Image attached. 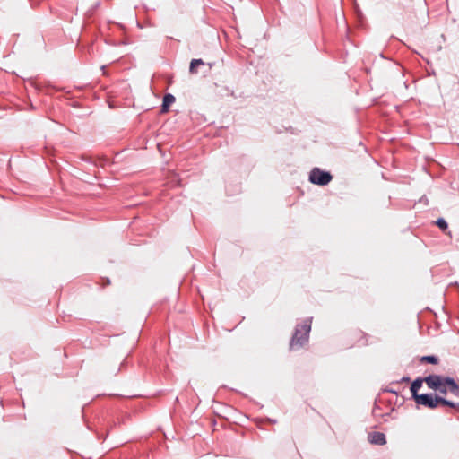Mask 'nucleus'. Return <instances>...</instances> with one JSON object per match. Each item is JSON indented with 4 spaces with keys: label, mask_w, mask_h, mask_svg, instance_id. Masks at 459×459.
Listing matches in <instances>:
<instances>
[{
    "label": "nucleus",
    "mask_w": 459,
    "mask_h": 459,
    "mask_svg": "<svg viewBox=\"0 0 459 459\" xmlns=\"http://www.w3.org/2000/svg\"><path fill=\"white\" fill-rule=\"evenodd\" d=\"M458 410H459V404H458Z\"/></svg>",
    "instance_id": "16"
},
{
    "label": "nucleus",
    "mask_w": 459,
    "mask_h": 459,
    "mask_svg": "<svg viewBox=\"0 0 459 459\" xmlns=\"http://www.w3.org/2000/svg\"><path fill=\"white\" fill-rule=\"evenodd\" d=\"M443 385L448 386L449 391L457 395L459 394V384H457L454 378L450 377H443Z\"/></svg>",
    "instance_id": "6"
},
{
    "label": "nucleus",
    "mask_w": 459,
    "mask_h": 459,
    "mask_svg": "<svg viewBox=\"0 0 459 459\" xmlns=\"http://www.w3.org/2000/svg\"><path fill=\"white\" fill-rule=\"evenodd\" d=\"M368 438L374 445L383 446L386 443L385 435L382 432H371L368 434Z\"/></svg>",
    "instance_id": "5"
},
{
    "label": "nucleus",
    "mask_w": 459,
    "mask_h": 459,
    "mask_svg": "<svg viewBox=\"0 0 459 459\" xmlns=\"http://www.w3.org/2000/svg\"><path fill=\"white\" fill-rule=\"evenodd\" d=\"M420 361L435 365L438 363V358L435 355H428L421 357Z\"/></svg>",
    "instance_id": "10"
},
{
    "label": "nucleus",
    "mask_w": 459,
    "mask_h": 459,
    "mask_svg": "<svg viewBox=\"0 0 459 459\" xmlns=\"http://www.w3.org/2000/svg\"><path fill=\"white\" fill-rule=\"evenodd\" d=\"M203 65H204V62L202 59H192L190 62L189 73L192 74H197V67Z\"/></svg>",
    "instance_id": "9"
},
{
    "label": "nucleus",
    "mask_w": 459,
    "mask_h": 459,
    "mask_svg": "<svg viewBox=\"0 0 459 459\" xmlns=\"http://www.w3.org/2000/svg\"><path fill=\"white\" fill-rule=\"evenodd\" d=\"M401 381L402 382H409L410 381V377H403Z\"/></svg>",
    "instance_id": "15"
},
{
    "label": "nucleus",
    "mask_w": 459,
    "mask_h": 459,
    "mask_svg": "<svg viewBox=\"0 0 459 459\" xmlns=\"http://www.w3.org/2000/svg\"><path fill=\"white\" fill-rule=\"evenodd\" d=\"M414 401L416 403L424 405L429 409H435L437 407V403L432 394H421L416 396Z\"/></svg>",
    "instance_id": "3"
},
{
    "label": "nucleus",
    "mask_w": 459,
    "mask_h": 459,
    "mask_svg": "<svg viewBox=\"0 0 459 459\" xmlns=\"http://www.w3.org/2000/svg\"><path fill=\"white\" fill-rule=\"evenodd\" d=\"M311 321L312 318H307L301 324L296 325L294 333L290 342V350H299L308 342L309 333L311 331Z\"/></svg>",
    "instance_id": "1"
},
{
    "label": "nucleus",
    "mask_w": 459,
    "mask_h": 459,
    "mask_svg": "<svg viewBox=\"0 0 459 459\" xmlns=\"http://www.w3.org/2000/svg\"><path fill=\"white\" fill-rule=\"evenodd\" d=\"M333 177L330 172L324 171L319 168H314L309 173V181L318 186H326L330 183Z\"/></svg>",
    "instance_id": "2"
},
{
    "label": "nucleus",
    "mask_w": 459,
    "mask_h": 459,
    "mask_svg": "<svg viewBox=\"0 0 459 459\" xmlns=\"http://www.w3.org/2000/svg\"><path fill=\"white\" fill-rule=\"evenodd\" d=\"M436 225L438 226L442 230H446L448 227L446 221L443 218H438L436 221Z\"/></svg>",
    "instance_id": "11"
},
{
    "label": "nucleus",
    "mask_w": 459,
    "mask_h": 459,
    "mask_svg": "<svg viewBox=\"0 0 459 459\" xmlns=\"http://www.w3.org/2000/svg\"><path fill=\"white\" fill-rule=\"evenodd\" d=\"M437 390L444 394H446L447 393V388H446V385H440L439 389H437Z\"/></svg>",
    "instance_id": "13"
},
{
    "label": "nucleus",
    "mask_w": 459,
    "mask_h": 459,
    "mask_svg": "<svg viewBox=\"0 0 459 459\" xmlns=\"http://www.w3.org/2000/svg\"><path fill=\"white\" fill-rule=\"evenodd\" d=\"M175 100H176V99L172 94H170V93L165 94L163 97V100H162L161 112L162 113L168 112L170 105L172 103H174Z\"/></svg>",
    "instance_id": "7"
},
{
    "label": "nucleus",
    "mask_w": 459,
    "mask_h": 459,
    "mask_svg": "<svg viewBox=\"0 0 459 459\" xmlns=\"http://www.w3.org/2000/svg\"><path fill=\"white\" fill-rule=\"evenodd\" d=\"M446 406L452 407V408H458V404L455 403L454 402L447 401Z\"/></svg>",
    "instance_id": "14"
},
{
    "label": "nucleus",
    "mask_w": 459,
    "mask_h": 459,
    "mask_svg": "<svg viewBox=\"0 0 459 459\" xmlns=\"http://www.w3.org/2000/svg\"><path fill=\"white\" fill-rule=\"evenodd\" d=\"M447 401L448 400H446V399H445L443 397L435 396V402L437 403V404H442V405H446V406Z\"/></svg>",
    "instance_id": "12"
},
{
    "label": "nucleus",
    "mask_w": 459,
    "mask_h": 459,
    "mask_svg": "<svg viewBox=\"0 0 459 459\" xmlns=\"http://www.w3.org/2000/svg\"><path fill=\"white\" fill-rule=\"evenodd\" d=\"M425 383L429 388L436 390L443 385V377L439 375H429L424 378Z\"/></svg>",
    "instance_id": "4"
},
{
    "label": "nucleus",
    "mask_w": 459,
    "mask_h": 459,
    "mask_svg": "<svg viewBox=\"0 0 459 459\" xmlns=\"http://www.w3.org/2000/svg\"><path fill=\"white\" fill-rule=\"evenodd\" d=\"M425 382L424 378L418 377L416 378L411 385V392L412 394V398L415 399L416 396H419L418 391L422 386V383Z\"/></svg>",
    "instance_id": "8"
}]
</instances>
